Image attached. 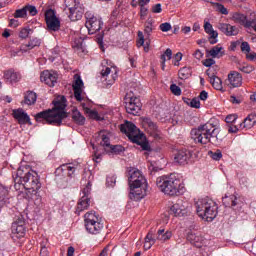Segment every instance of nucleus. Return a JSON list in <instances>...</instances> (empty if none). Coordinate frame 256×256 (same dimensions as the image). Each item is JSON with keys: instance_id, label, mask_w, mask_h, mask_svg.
Returning a JSON list of instances; mask_svg holds the SVG:
<instances>
[{"instance_id": "ea45409f", "label": "nucleus", "mask_w": 256, "mask_h": 256, "mask_svg": "<svg viewBox=\"0 0 256 256\" xmlns=\"http://www.w3.org/2000/svg\"><path fill=\"white\" fill-rule=\"evenodd\" d=\"M184 103L190 105L193 109H199L201 107V102L199 101V98H193L192 100L185 98Z\"/></svg>"}, {"instance_id": "a19ab883", "label": "nucleus", "mask_w": 256, "mask_h": 256, "mask_svg": "<svg viewBox=\"0 0 256 256\" xmlns=\"http://www.w3.org/2000/svg\"><path fill=\"white\" fill-rule=\"evenodd\" d=\"M100 138H101L100 145H102V147H109L110 148L111 139L109 138V135H107L104 132H100Z\"/></svg>"}, {"instance_id": "7c9ffc66", "label": "nucleus", "mask_w": 256, "mask_h": 256, "mask_svg": "<svg viewBox=\"0 0 256 256\" xmlns=\"http://www.w3.org/2000/svg\"><path fill=\"white\" fill-rule=\"evenodd\" d=\"M171 213H173L174 217H183L187 210L185 207L181 206V204L176 203L170 208Z\"/></svg>"}, {"instance_id": "f257e3e1", "label": "nucleus", "mask_w": 256, "mask_h": 256, "mask_svg": "<svg viewBox=\"0 0 256 256\" xmlns=\"http://www.w3.org/2000/svg\"><path fill=\"white\" fill-rule=\"evenodd\" d=\"M54 107L52 109L43 110L38 112L34 117L37 123L43 125H54L61 127L63 119H67V98L65 96H58L53 100Z\"/></svg>"}, {"instance_id": "f704fd0d", "label": "nucleus", "mask_w": 256, "mask_h": 256, "mask_svg": "<svg viewBox=\"0 0 256 256\" xmlns=\"http://www.w3.org/2000/svg\"><path fill=\"white\" fill-rule=\"evenodd\" d=\"M82 17H83V12L79 11V9H77V7L70 8L69 19L71 21H79Z\"/></svg>"}, {"instance_id": "0e129e2a", "label": "nucleus", "mask_w": 256, "mask_h": 256, "mask_svg": "<svg viewBox=\"0 0 256 256\" xmlns=\"http://www.w3.org/2000/svg\"><path fill=\"white\" fill-rule=\"evenodd\" d=\"M216 6L218 11H220L222 15H229V11L227 10V8H225L223 4L216 3Z\"/></svg>"}, {"instance_id": "ddd939ff", "label": "nucleus", "mask_w": 256, "mask_h": 256, "mask_svg": "<svg viewBox=\"0 0 256 256\" xmlns=\"http://www.w3.org/2000/svg\"><path fill=\"white\" fill-rule=\"evenodd\" d=\"M226 84L230 89H235L243 85V75L237 71H230L226 79Z\"/></svg>"}, {"instance_id": "37998d69", "label": "nucleus", "mask_w": 256, "mask_h": 256, "mask_svg": "<svg viewBox=\"0 0 256 256\" xmlns=\"http://www.w3.org/2000/svg\"><path fill=\"white\" fill-rule=\"evenodd\" d=\"M31 33H33V29H31L29 27L20 28L19 38L27 39V37H29V35H31Z\"/></svg>"}, {"instance_id": "5fc2aeb1", "label": "nucleus", "mask_w": 256, "mask_h": 256, "mask_svg": "<svg viewBox=\"0 0 256 256\" xmlns=\"http://www.w3.org/2000/svg\"><path fill=\"white\" fill-rule=\"evenodd\" d=\"M91 182H88L85 188L82 190V197H91Z\"/></svg>"}, {"instance_id": "79ce46f5", "label": "nucleus", "mask_w": 256, "mask_h": 256, "mask_svg": "<svg viewBox=\"0 0 256 256\" xmlns=\"http://www.w3.org/2000/svg\"><path fill=\"white\" fill-rule=\"evenodd\" d=\"M7 189H5L3 186H0V209L7 203Z\"/></svg>"}, {"instance_id": "a211bd4d", "label": "nucleus", "mask_w": 256, "mask_h": 256, "mask_svg": "<svg viewBox=\"0 0 256 256\" xmlns=\"http://www.w3.org/2000/svg\"><path fill=\"white\" fill-rule=\"evenodd\" d=\"M4 81L8 85H13L15 83H19L21 81V73L15 72L13 69H9L4 71Z\"/></svg>"}, {"instance_id": "bb28decb", "label": "nucleus", "mask_w": 256, "mask_h": 256, "mask_svg": "<svg viewBox=\"0 0 256 256\" xmlns=\"http://www.w3.org/2000/svg\"><path fill=\"white\" fill-rule=\"evenodd\" d=\"M40 45L41 40L33 38L27 44H21L20 51H22V53H27V51H31V49H35V47H39Z\"/></svg>"}, {"instance_id": "aec40b11", "label": "nucleus", "mask_w": 256, "mask_h": 256, "mask_svg": "<svg viewBox=\"0 0 256 256\" xmlns=\"http://www.w3.org/2000/svg\"><path fill=\"white\" fill-rule=\"evenodd\" d=\"M74 83L72 85L74 90V97L76 101H83V98L81 97V94L83 93V80L81 79V76L75 75L74 76Z\"/></svg>"}, {"instance_id": "393cba45", "label": "nucleus", "mask_w": 256, "mask_h": 256, "mask_svg": "<svg viewBox=\"0 0 256 256\" xmlns=\"http://www.w3.org/2000/svg\"><path fill=\"white\" fill-rule=\"evenodd\" d=\"M204 31L207 33V35L210 36V44L215 45L217 43V37H219V33L217 31L213 30V25L209 22L204 23Z\"/></svg>"}, {"instance_id": "a878e982", "label": "nucleus", "mask_w": 256, "mask_h": 256, "mask_svg": "<svg viewBox=\"0 0 256 256\" xmlns=\"http://www.w3.org/2000/svg\"><path fill=\"white\" fill-rule=\"evenodd\" d=\"M84 221L86 225H101V218H99V215L95 211L87 212L84 215Z\"/></svg>"}, {"instance_id": "dca6fc26", "label": "nucleus", "mask_w": 256, "mask_h": 256, "mask_svg": "<svg viewBox=\"0 0 256 256\" xmlns=\"http://www.w3.org/2000/svg\"><path fill=\"white\" fill-rule=\"evenodd\" d=\"M12 115L16 121H18L19 125H31V118L27 115L22 108L14 109L12 111Z\"/></svg>"}, {"instance_id": "b1692460", "label": "nucleus", "mask_w": 256, "mask_h": 256, "mask_svg": "<svg viewBox=\"0 0 256 256\" xmlns=\"http://www.w3.org/2000/svg\"><path fill=\"white\" fill-rule=\"evenodd\" d=\"M187 239L190 241L191 245H194V247H197L198 249L207 243V240H205L203 236H199L193 233H189Z\"/></svg>"}, {"instance_id": "69168bd1", "label": "nucleus", "mask_w": 256, "mask_h": 256, "mask_svg": "<svg viewBox=\"0 0 256 256\" xmlns=\"http://www.w3.org/2000/svg\"><path fill=\"white\" fill-rule=\"evenodd\" d=\"M204 67H211L212 65H215V60L213 58L205 59L203 62Z\"/></svg>"}, {"instance_id": "39448f33", "label": "nucleus", "mask_w": 256, "mask_h": 256, "mask_svg": "<svg viewBox=\"0 0 256 256\" xmlns=\"http://www.w3.org/2000/svg\"><path fill=\"white\" fill-rule=\"evenodd\" d=\"M158 189L165 195L175 197L183 193L181 180L175 174L160 176L156 179Z\"/></svg>"}, {"instance_id": "4468645a", "label": "nucleus", "mask_w": 256, "mask_h": 256, "mask_svg": "<svg viewBox=\"0 0 256 256\" xmlns=\"http://www.w3.org/2000/svg\"><path fill=\"white\" fill-rule=\"evenodd\" d=\"M57 79H59V75L55 71L44 70L40 75L41 82L48 85V87H55Z\"/></svg>"}, {"instance_id": "680f3d73", "label": "nucleus", "mask_w": 256, "mask_h": 256, "mask_svg": "<svg viewBox=\"0 0 256 256\" xmlns=\"http://www.w3.org/2000/svg\"><path fill=\"white\" fill-rule=\"evenodd\" d=\"M64 3L67 9L69 10V13L71 12V9H75V5H76L75 0H65Z\"/></svg>"}, {"instance_id": "9d476101", "label": "nucleus", "mask_w": 256, "mask_h": 256, "mask_svg": "<svg viewBox=\"0 0 256 256\" xmlns=\"http://www.w3.org/2000/svg\"><path fill=\"white\" fill-rule=\"evenodd\" d=\"M85 18V27L86 29H88L89 35H95L97 31H101V27H103V21L101 20V18L93 16L90 13H86Z\"/></svg>"}, {"instance_id": "2eb2a0df", "label": "nucleus", "mask_w": 256, "mask_h": 256, "mask_svg": "<svg viewBox=\"0 0 256 256\" xmlns=\"http://www.w3.org/2000/svg\"><path fill=\"white\" fill-rule=\"evenodd\" d=\"M142 126L145 131L152 137H155L159 133V127L157 126V123L153 122V120H151L149 117L142 118Z\"/></svg>"}, {"instance_id": "c85d7f7f", "label": "nucleus", "mask_w": 256, "mask_h": 256, "mask_svg": "<svg viewBox=\"0 0 256 256\" xmlns=\"http://www.w3.org/2000/svg\"><path fill=\"white\" fill-rule=\"evenodd\" d=\"M256 125V115L250 114L247 118L244 119L239 125V129H252Z\"/></svg>"}, {"instance_id": "338daca9", "label": "nucleus", "mask_w": 256, "mask_h": 256, "mask_svg": "<svg viewBox=\"0 0 256 256\" xmlns=\"http://www.w3.org/2000/svg\"><path fill=\"white\" fill-rule=\"evenodd\" d=\"M246 59L248 61H256V53L255 52H250L246 54Z\"/></svg>"}, {"instance_id": "f03ea898", "label": "nucleus", "mask_w": 256, "mask_h": 256, "mask_svg": "<svg viewBox=\"0 0 256 256\" xmlns=\"http://www.w3.org/2000/svg\"><path fill=\"white\" fill-rule=\"evenodd\" d=\"M128 185L130 187L129 198L132 201H141L147 195V179L139 169L128 170Z\"/></svg>"}, {"instance_id": "603ef678", "label": "nucleus", "mask_w": 256, "mask_h": 256, "mask_svg": "<svg viewBox=\"0 0 256 256\" xmlns=\"http://www.w3.org/2000/svg\"><path fill=\"white\" fill-rule=\"evenodd\" d=\"M24 224H25V218L23 217V215L18 214L17 216L14 217L12 225H24Z\"/></svg>"}, {"instance_id": "774afa93", "label": "nucleus", "mask_w": 256, "mask_h": 256, "mask_svg": "<svg viewBox=\"0 0 256 256\" xmlns=\"http://www.w3.org/2000/svg\"><path fill=\"white\" fill-rule=\"evenodd\" d=\"M161 11H163V9L159 3L152 7V13H161Z\"/></svg>"}, {"instance_id": "a18cd8bd", "label": "nucleus", "mask_w": 256, "mask_h": 256, "mask_svg": "<svg viewBox=\"0 0 256 256\" xmlns=\"http://www.w3.org/2000/svg\"><path fill=\"white\" fill-rule=\"evenodd\" d=\"M171 57H173V51L171 48H167L166 51L160 56L163 65L166 61H170Z\"/></svg>"}, {"instance_id": "5701e85b", "label": "nucleus", "mask_w": 256, "mask_h": 256, "mask_svg": "<svg viewBox=\"0 0 256 256\" xmlns=\"http://www.w3.org/2000/svg\"><path fill=\"white\" fill-rule=\"evenodd\" d=\"M233 19L234 21H236V23L243 25V27H245L246 29L253 27L255 23V20H249L244 14L241 13H235L233 15Z\"/></svg>"}, {"instance_id": "72a5a7b5", "label": "nucleus", "mask_w": 256, "mask_h": 256, "mask_svg": "<svg viewBox=\"0 0 256 256\" xmlns=\"http://www.w3.org/2000/svg\"><path fill=\"white\" fill-rule=\"evenodd\" d=\"M155 21L153 19H148L144 24V33L147 37H151L153 31H155Z\"/></svg>"}, {"instance_id": "bf43d9fd", "label": "nucleus", "mask_w": 256, "mask_h": 256, "mask_svg": "<svg viewBox=\"0 0 256 256\" xmlns=\"http://www.w3.org/2000/svg\"><path fill=\"white\" fill-rule=\"evenodd\" d=\"M237 114H229L228 116H226L225 118V122L226 123H235L237 121Z\"/></svg>"}, {"instance_id": "4c0bfd02", "label": "nucleus", "mask_w": 256, "mask_h": 256, "mask_svg": "<svg viewBox=\"0 0 256 256\" xmlns=\"http://www.w3.org/2000/svg\"><path fill=\"white\" fill-rule=\"evenodd\" d=\"M85 229L90 235H97L101 233V229H103V226L101 225H86Z\"/></svg>"}, {"instance_id": "f8f14e48", "label": "nucleus", "mask_w": 256, "mask_h": 256, "mask_svg": "<svg viewBox=\"0 0 256 256\" xmlns=\"http://www.w3.org/2000/svg\"><path fill=\"white\" fill-rule=\"evenodd\" d=\"M222 203L225 207H231L233 211H241L243 209V201L237 195H225L222 198Z\"/></svg>"}, {"instance_id": "58836bf2", "label": "nucleus", "mask_w": 256, "mask_h": 256, "mask_svg": "<svg viewBox=\"0 0 256 256\" xmlns=\"http://www.w3.org/2000/svg\"><path fill=\"white\" fill-rule=\"evenodd\" d=\"M12 233L16 237L21 238L25 235V227L23 225H14L12 226Z\"/></svg>"}, {"instance_id": "7ed1b4c3", "label": "nucleus", "mask_w": 256, "mask_h": 256, "mask_svg": "<svg viewBox=\"0 0 256 256\" xmlns=\"http://www.w3.org/2000/svg\"><path fill=\"white\" fill-rule=\"evenodd\" d=\"M219 132L220 129L217 126L212 122H207L196 129H192L191 137L195 143H200L201 145H207V143L217 145L219 143Z\"/></svg>"}, {"instance_id": "052dcab7", "label": "nucleus", "mask_w": 256, "mask_h": 256, "mask_svg": "<svg viewBox=\"0 0 256 256\" xmlns=\"http://www.w3.org/2000/svg\"><path fill=\"white\" fill-rule=\"evenodd\" d=\"M181 59H183V54L181 52L176 53L174 56L173 65L179 67V62L181 61Z\"/></svg>"}, {"instance_id": "f3484780", "label": "nucleus", "mask_w": 256, "mask_h": 256, "mask_svg": "<svg viewBox=\"0 0 256 256\" xmlns=\"http://www.w3.org/2000/svg\"><path fill=\"white\" fill-rule=\"evenodd\" d=\"M193 154H191V151L187 150V149H182L179 150L175 157H174V161L176 163H178L179 165H187V163H189V161H191V157Z\"/></svg>"}, {"instance_id": "13d9d810", "label": "nucleus", "mask_w": 256, "mask_h": 256, "mask_svg": "<svg viewBox=\"0 0 256 256\" xmlns=\"http://www.w3.org/2000/svg\"><path fill=\"white\" fill-rule=\"evenodd\" d=\"M159 29L163 33H167V31H171V23H169V22L162 23V24H160Z\"/></svg>"}, {"instance_id": "e2e57ef3", "label": "nucleus", "mask_w": 256, "mask_h": 256, "mask_svg": "<svg viewBox=\"0 0 256 256\" xmlns=\"http://www.w3.org/2000/svg\"><path fill=\"white\" fill-rule=\"evenodd\" d=\"M240 48H241V51L243 52H246V53L251 52V46H249V42H242Z\"/></svg>"}, {"instance_id": "423d86ee", "label": "nucleus", "mask_w": 256, "mask_h": 256, "mask_svg": "<svg viewBox=\"0 0 256 256\" xmlns=\"http://www.w3.org/2000/svg\"><path fill=\"white\" fill-rule=\"evenodd\" d=\"M120 131L121 133L126 134L129 141L136 145H140L142 151H151V146L149 145V142H147V138L141 131H139L133 122L126 121L120 126Z\"/></svg>"}, {"instance_id": "c756f323", "label": "nucleus", "mask_w": 256, "mask_h": 256, "mask_svg": "<svg viewBox=\"0 0 256 256\" xmlns=\"http://www.w3.org/2000/svg\"><path fill=\"white\" fill-rule=\"evenodd\" d=\"M153 235H155V230L151 229L145 237V241H144L145 251H149V249H151V247L155 245L156 239Z\"/></svg>"}, {"instance_id": "09e8293b", "label": "nucleus", "mask_w": 256, "mask_h": 256, "mask_svg": "<svg viewBox=\"0 0 256 256\" xmlns=\"http://www.w3.org/2000/svg\"><path fill=\"white\" fill-rule=\"evenodd\" d=\"M178 75L180 79H187L191 75V70L187 67H183L179 70Z\"/></svg>"}, {"instance_id": "c03bdc74", "label": "nucleus", "mask_w": 256, "mask_h": 256, "mask_svg": "<svg viewBox=\"0 0 256 256\" xmlns=\"http://www.w3.org/2000/svg\"><path fill=\"white\" fill-rule=\"evenodd\" d=\"M14 19H25L27 17V10L25 6L22 9H17L13 14Z\"/></svg>"}, {"instance_id": "6e6d98bb", "label": "nucleus", "mask_w": 256, "mask_h": 256, "mask_svg": "<svg viewBox=\"0 0 256 256\" xmlns=\"http://www.w3.org/2000/svg\"><path fill=\"white\" fill-rule=\"evenodd\" d=\"M115 183H117V177H115V176H108L106 178V185H107V187H115Z\"/></svg>"}, {"instance_id": "9b49d317", "label": "nucleus", "mask_w": 256, "mask_h": 256, "mask_svg": "<svg viewBox=\"0 0 256 256\" xmlns=\"http://www.w3.org/2000/svg\"><path fill=\"white\" fill-rule=\"evenodd\" d=\"M45 21L50 31H59V29H61V21H59V18L55 15V10L48 9L45 12Z\"/></svg>"}, {"instance_id": "4d7b16f0", "label": "nucleus", "mask_w": 256, "mask_h": 256, "mask_svg": "<svg viewBox=\"0 0 256 256\" xmlns=\"http://www.w3.org/2000/svg\"><path fill=\"white\" fill-rule=\"evenodd\" d=\"M170 91L171 93H173V95H176L177 97L181 95V88L177 86V84L170 85Z\"/></svg>"}, {"instance_id": "1a4fd4ad", "label": "nucleus", "mask_w": 256, "mask_h": 256, "mask_svg": "<svg viewBox=\"0 0 256 256\" xmlns=\"http://www.w3.org/2000/svg\"><path fill=\"white\" fill-rule=\"evenodd\" d=\"M125 109L126 112L129 113L130 115H139V113H141V100L136 97L133 96V94L128 93L126 94L125 98Z\"/></svg>"}, {"instance_id": "e433bc0d", "label": "nucleus", "mask_w": 256, "mask_h": 256, "mask_svg": "<svg viewBox=\"0 0 256 256\" xmlns=\"http://www.w3.org/2000/svg\"><path fill=\"white\" fill-rule=\"evenodd\" d=\"M209 54L211 57H213V59H215L216 57H223L225 52H223V47L216 45L209 51Z\"/></svg>"}, {"instance_id": "2f4dec72", "label": "nucleus", "mask_w": 256, "mask_h": 256, "mask_svg": "<svg viewBox=\"0 0 256 256\" xmlns=\"http://www.w3.org/2000/svg\"><path fill=\"white\" fill-rule=\"evenodd\" d=\"M72 119L76 125H85V116L77 109L72 110Z\"/></svg>"}, {"instance_id": "6ab92c4d", "label": "nucleus", "mask_w": 256, "mask_h": 256, "mask_svg": "<svg viewBox=\"0 0 256 256\" xmlns=\"http://www.w3.org/2000/svg\"><path fill=\"white\" fill-rule=\"evenodd\" d=\"M80 105L84 113L88 115L90 119H96L97 121H99V113L95 110H91V108L93 107V102L91 100H83Z\"/></svg>"}, {"instance_id": "6e6552de", "label": "nucleus", "mask_w": 256, "mask_h": 256, "mask_svg": "<svg viewBox=\"0 0 256 256\" xmlns=\"http://www.w3.org/2000/svg\"><path fill=\"white\" fill-rule=\"evenodd\" d=\"M75 171H77V164L66 163L60 165L55 170L57 185L62 189H65V187L69 185V181H71V179H75Z\"/></svg>"}, {"instance_id": "20e7f679", "label": "nucleus", "mask_w": 256, "mask_h": 256, "mask_svg": "<svg viewBox=\"0 0 256 256\" xmlns=\"http://www.w3.org/2000/svg\"><path fill=\"white\" fill-rule=\"evenodd\" d=\"M24 182V188L26 191H32L33 195H37L39 189H41V181L39 174L33 171L29 166H21L16 172V182Z\"/></svg>"}, {"instance_id": "c9c22d12", "label": "nucleus", "mask_w": 256, "mask_h": 256, "mask_svg": "<svg viewBox=\"0 0 256 256\" xmlns=\"http://www.w3.org/2000/svg\"><path fill=\"white\" fill-rule=\"evenodd\" d=\"M157 235V239L159 241H168V239H171L173 234L169 230L159 229Z\"/></svg>"}, {"instance_id": "3c124183", "label": "nucleus", "mask_w": 256, "mask_h": 256, "mask_svg": "<svg viewBox=\"0 0 256 256\" xmlns=\"http://www.w3.org/2000/svg\"><path fill=\"white\" fill-rule=\"evenodd\" d=\"M26 9V13L28 12L29 15H31L32 17H35V15H37L38 11H37V7L33 6V5H26L24 6Z\"/></svg>"}, {"instance_id": "473e14b6", "label": "nucleus", "mask_w": 256, "mask_h": 256, "mask_svg": "<svg viewBox=\"0 0 256 256\" xmlns=\"http://www.w3.org/2000/svg\"><path fill=\"white\" fill-rule=\"evenodd\" d=\"M24 103L26 105H35L37 103V93L28 91L24 96Z\"/></svg>"}, {"instance_id": "0eeeda50", "label": "nucleus", "mask_w": 256, "mask_h": 256, "mask_svg": "<svg viewBox=\"0 0 256 256\" xmlns=\"http://www.w3.org/2000/svg\"><path fill=\"white\" fill-rule=\"evenodd\" d=\"M196 211L199 217L211 223L215 217H217V203L211 200V198H201L195 203Z\"/></svg>"}, {"instance_id": "49530a36", "label": "nucleus", "mask_w": 256, "mask_h": 256, "mask_svg": "<svg viewBox=\"0 0 256 256\" xmlns=\"http://www.w3.org/2000/svg\"><path fill=\"white\" fill-rule=\"evenodd\" d=\"M239 71H241L242 73H253V71H255V67H253V65L250 64H242L238 67Z\"/></svg>"}, {"instance_id": "de8ad7c7", "label": "nucleus", "mask_w": 256, "mask_h": 256, "mask_svg": "<svg viewBox=\"0 0 256 256\" xmlns=\"http://www.w3.org/2000/svg\"><path fill=\"white\" fill-rule=\"evenodd\" d=\"M208 155H210L211 159H213L214 161H221V159L223 158V153L219 149L215 152L209 151Z\"/></svg>"}, {"instance_id": "8fccbe9b", "label": "nucleus", "mask_w": 256, "mask_h": 256, "mask_svg": "<svg viewBox=\"0 0 256 256\" xmlns=\"http://www.w3.org/2000/svg\"><path fill=\"white\" fill-rule=\"evenodd\" d=\"M109 149L111 153H115L116 155H119L125 151V148L121 145H111Z\"/></svg>"}, {"instance_id": "412c9836", "label": "nucleus", "mask_w": 256, "mask_h": 256, "mask_svg": "<svg viewBox=\"0 0 256 256\" xmlns=\"http://www.w3.org/2000/svg\"><path fill=\"white\" fill-rule=\"evenodd\" d=\"M218 29L224 33L227 37H233L239 35V28L227 23H221L218 25Z\"/></svg>"}, {"instance_id": "cd10ccee", "label": "nucleus", "mask_w": 256, "mask_h": 256, "mask_svg": "<svg viewBox=\"0 0 256 256\" xmlns=\"http://www.w3.org/2000/svg\"><path fill=\"white\" fill-rule=\"evenodd\" d=\"M206 74L209 77V82L211 83L212 87L216 89V91H221L223 89V82L221 78L215 76V74L209 73V70L206 71Z\"/></svg>"}, {"instance_id": "4be33fe9", "label": "nucleus", "mask_w": 256, "mask_h": 256, "mask_svg": "<svg viewBox=\"0 0 256 256\" xmlns=\"http://www.w3.org/2000/svg\"><path fill=\"white\" fill-rule=\"evenodd\" d=\"M89 207H91V197L81 196L77 203L75 211L76 215H81V213H83V211H87Z\"/></svg>"}, {"instance_id": "864d4df0", "label": "nucleus", "mask_w": 256, "mask_h": 256, "mask_svg": "<svg viewBox=\"0 0 256 256\" xmlns=\"http://www.w3.org/2000/svg\"><path fill=\"white\" fill-rule=\"evenodd\" d=\"M14 189L16 191H23L25 189V182L21 180L20 182H17V177L14 178Z\"/></svg>"}]
</instances>
